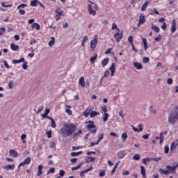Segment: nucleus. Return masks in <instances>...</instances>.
<instances>
[{
  "mask_svg": "<svg viewBox=\"0 0 178 178\" xmlns=\"http://www.w3.org/2000/svg\"><path fill=\"white\" fill-rule=\"evenodd\" d=\"M77 129V126L76 124H64V128L60 129L62 136L69 137V136H72L74 131H76Z\"/></svg>",
  "mask_w": 178,
  "mask_h": 178,
  "instance_id": "obj_1",
  "label": "nucleus"
},
{
  "mask_svg": "<svg viewBox=\"0 0 178 178\" xmlns=\"http://www.w3.org/2000/svg\"><path fill=\"white\" fill-rule=\"evenodd\" d=\"M178 120V106L174 108V113H170L168 115V122L170 124H175Z\"/></svg>",
  "mask_w": 178,
  "mask_h": 178,
  "instance_id": "obj_2",
  "label": "nucleus"
},
{
  "mask_svg": "<svg viewBox=\"0 0 178 178\" xmlns=\"http://www.w3.org/2000/svg\"><path fill=\"white\" fill-rule=\"evenodd\" d=\"M86 123H90L86 126V129L90 131V133L92 134H97V126H95L94 121L89 120L86 122Z\"/></svg>",
  "mask_w": 178,
  "mask_h": 178,
  "instance_id": "obj_3",
  "label": "nucleus"
},
{
  "mask_svg": "<svg viewBox=\"0 0 178 178\" xmlns=\"http://www.w3.org/2000/svg\"><path fill=\"white\" fill-rule=\"evenodd\" d=\"M94 7L92 10V6L91 4H88V11L89 12V15H91L92 16H95V15H97V11L95 10H98V9H99V8H98V5H97V3L93 4Z\"/></svg>",
  "mask_w": 178,
  "mask_h": 178,
  "instance_id": "obj_4",
  "label": "nucleus"
},
{
  "mask_svg": "<svg viewBox=\"0 0 178 178\" xmlns=\"http://www.w3.org/2000/svg\"><path fill=\"white\" fill-rule=\"evenodd\" d=\"M98 44V35H95L94 39L90 42V51H94Z\"/></svg>",
  "mask_w": 178,
  "mask_h": 178,
  "instance_id": "obj_5",
  "label": "nucleus"
},
{
  "mask_svg": "<svg viewBox=\"0 0 178 178\" xmlns=\"http://www.w3.org/2000/svg\"><path fill=\"white\" fill-rule=\"evenodd\" d=\"M63 15V10L60 9V8H57L56 9V15H55V20L56 22H58V20H60V16Z\"/></svg>",
  "mask_w": 178,
  "mask_h": 178,
  "instance_id": "obj_6",
  "label": "nucleus"
},
{
  "mask_svg": "<svg viewBox=\"0 0 178 178\" xmlns=\"http://www.w3.org/2000/svg\"><path fill=\"white\" fill-rule=\"evenodd\" d=\"M30 162H31V158L27 157L23 162H21L18 165V170H20L21 166H26V165H30Z\"/></svg>",
  "mask_w": 178,
  "mask_h": 178,
  "instance_id": "obj_7",
  "label": "nucleus"
},
{
  "mask_svg": "<svg viewBox=\"0 0 178 178\" xmlns=\"http://www.w3.org/2000/svg\"><path fill=\"white\" fill-rule=\"evenodd\" d=\"M114 38H115L116 42H120L122 38H123V33H120V31H118L114 34Z\"/></svg>",
  "mask_w": 178,
  "mask_h": 178,
  "instance_id": "obj_8",
  "label": "nucleus"
},
{
  "mask_svg": "<svg viewBox=\"0 0 178 178\" xmlns=\"http://www.w3.org/2000/svg\"><path fill=\"white\" fill-rule=\"evenodd\" d=\"M91 111H92V107H88L83 112V116L84 118H88L91 115Z\"/></svg>",
  "mask_w": 178,
  "mask_h": 178,
  "instance_id": "obj_9",
  "label": "nucleus"
},
{
  "mask_svg": "<svg viewBox=\"0 0 178 178\" xmlns=\"http://www.w3.org/2000/svg\"><path fill=\"white\" fill-rule=\"evenodd\" d=\"M145 22V16H144L143 15H140L139 17V22L138 23V26L140 27V26H141V24H144Z\"/></svg>",
  "mask_w": 178,
  "mask_h": 178,
  "instance_id": "obj_10",
  "label": "nucleus"
},
{
  "mask_svg": "<svg viewBox=\"0 0 178 178\" xmlns=\"http://www.w3.org/2000/svg\"><path fill=\"white\" fill-rule=\"evenodd\" d=\"M176 19H173L171 24V32L175 33L177 28L176 27Z\"/></svg>",
  "mask_w": 178,
  "mask_h": 178,
  "instance_id": "obj_11",
  "label": "nucleus"
},
{
  "mask_svg": "<svg viewBox=\"0 0 178 178\" xmlns=\"http://www.w3.org/2000/svg\"><path fill=\"white\" fill-rule=\"evenodd\" d=\"M9 154L10 155H11V156H13V158H17V156H19V153L15 150V149H10L9 151Z\"/></svg>",
  "mask_w": 178,
  "mask_h": 178,
  "instance_id": "obj_12",
  "label": "nucleus"
},
{
  "mask_svg": "<svg viewBox=\"0 0 178 178\" xmlns=\"http://www.w3.org/2000/svg\"><path fill=\"white\" fill-rule=\"evenodd\" d=\"M156 140H160V144L162 145L163 144V140H165V136H163V133H160V136H156Z\"/></svg>",
  "mask_w": 178,
  "mask_h": 178,
  "instance_id": "obj_13",
  "label": "nucleus"
},
{
  "mask_svg": "<svg viewBox=\"0 0 178 178\" xmlns=\"http://www.w3.org/2000/svg\"><path fill=\"white\" fill-rule=\"evenodd\" d=\"M138 127H139V129H137L136 127L132 125V129H133L134 131L140 133V131H143V125H141L140 124H138Z\"/></svg>",
  "mask_w": 178,
  "mask_h": 178,
  "instance_id": "obj_14",
  "label": "nucleus"
},
{
  "mask_svg": "<svg viewBox=\"0 0 178 178\" xmlns=\"http://www.w3.org/2000/svg\"><path fill=\"white\" fill-rule=\"evenodd\" d=\"M140 173L143 178H147V175H145L146 173L145 167H144V165L140 166Z\"/></svg>",
  "mask_w": 178,
  "mask_h": 178,
  "instance_id": "obj_15",
  "label": "nucleus"
},
{
  "mask_svg": "<svg viewBox=\"0 0 178 178\" xmlns=\"http://www.w3.org/2000/svg\"><path fill=\"white\" fill-rule=\"evenodd\" d=\"M79 86H81V87H86V81L84 80V76H81L79 79Z\"/></svg>",
  "mask_w": 178,
  "mask_h": 178,
  "instance_id": "obj_16",
  "label": "nucleus"
},
{
  "mask_svg": "<svg viewBox=\"0 0 178 178\" xmlns=\"http://www.w3.org/2000/svg\"><path fill=\"white\" fill-rule=\"evenodd\" d=\"M134 67H136V69H137L138 70H140V69L143 68V65H141V63H138V62H135L134 63Z\"/></svg>",
  "mask_w": 178,
  "mask_h": 178,
  "instance_id": "obj_17",
  "label": "nucleus"
},
{
  "mask_svg": "<svg viewBox=\"0 0 178 178\" xmlns=\"http://www.w3.org/2000/svg\"><path fill=\"white\" fill-rule=\"evenodd\" d=\"M159 172L160 175H166V176H168L169 175V172L168 171V170L159 168Z\"/></svg>",
  "mask_w": 178,
  "mask_h": 178,
  "instance_id": "obj_18",
  "label": "nucleus"
},
{
  "mask_svg": "<svg viewBox=\"0 0 178 178\" xmlns=\"http://www.w3.org/2000/svg\"><path fill=\"white\" fill-rule=\"evenodd\" d=\"M108 63H109V58H106L103 59L102 61V67H105V66H106V65H108Z\"/></svg>",
  "mask_w": 178,
  "mask_h": 178,
  "instance_id": "obj_19",
  "label": "nucleus"
},
{
  "mask_svg": "<svg viewBox=\"0 0 178 178\" xmlns=\"http://www.w3.org/2000/svg\"><path fill=\"white\" fill-rule=\"evenodd\" d=\"M15 164L8 165L3 167V169H6V170H13V169H15Z\"/></svg>",
  "mask_w": 178,
  "mask_h": 178,
  "instance_id": "obj_20",
  "label": "nucleus"
},
{
  "mask_svg": "<svg viewBox=\"0 0 178 178\" xmlns=\"http://www.w3.org/2000/svg\"><path fill=\"white\" fill-rule=\"evenodd\" d=\"M44 168V166H42V165H38V176H41V175H42V168Z\"/></svg>",
  "mask_w": 178,
  "mask_h": 178,
  "instance_id": "obj_21",
  "label": "nucleus"
},
{
  "mask_svg": "<svg viewBox=\"0 0 178 178\" xmlns=\"http://www.w3.org/2000/svg\"><path fill=\"white\" fill-rule=\"evenodd\" d=\"M152 30H154L155 33H159L160 31L159 27H158V26L154 25V24H152Z\"/></svg>",
  "mask_w": 178,
  "mask_h": 178,
  "instance_id": "obj_22",
  "label": "nucleus"
},
{
  "mask_svg": "<svg viewBox=\"0 0 178 178\" xmlns=\"http://www.w3.org/2000/svg\"><path fill=\"white\" fill-rule=\"evenodd\" d=\"M97 115H100L99 112H97L92 110L90 111V118H95V116H97Z\"/></svg>",
  "mask_w": 178,
  "mask_h": 178,
  "instance_id": "obj_23",
  "label": "nucleus"
},
{
  "mask_svg": "<svg viewBox=\"0 0 178 178\" xmlns=\"http://www.w3.org/2000/svg\"><path fill=\"white\" fill-rule=\"evenodd\" d=\"M10 48L13 51H19V45H16L13 43L10 44Z\"/></svg>",
  "mask_w": 178,
  "mask_h": 178,
  "instance_id": "obj_24",
  "label": "nucleus"
},
{
  "mask_svg": "<svg viewBox=\"0 0 178 178\" xmlns=\"http://www.w3.org/2000/svg\"><path fill=\"white\" fill-rule=\"evenodd\" d=\"M31 28L33 29H36V30H40V24H38V23H33L31 25Z\"/></svg>",
  "mask_w": 178,
  "mask_h": 178,
  "instance_id": "obj_25",
  "label": "nucleus"
},
{
  "mask_svg": "<svg viewBox=\"0 0 178 178\" xmlns=\"http://www.w3.org/2000/svg\"><path fill=\"white\" fill-rule=\"evenodd\" d=\"M22 62H24V58H21L19 60H13V63L16 65L17 63H22Z\"/></svg>",
  "mask_w": 178,
  "mask_h": 178,
  "instance_id": "obj_26",
  "label": "nucleus"
},
{
  "mask_svg": "<svg viewBox=\"0 0 178 178\" xmlns=\"http://www.w3.org/2000/svg\"><path fill=\"white\" fill-rule=\"evenodd\" d=\"M95 161V157L87 156L86 163H90V162H94Z\"/></svg>",
  "mask_w": 178,
  "mask_h": 178,
  "instance_id": "obj_27",
  "label": "nucleus"
},
{
  "mask_svg": "<svg viewBox=\"0 0 178 178\" xmlns=\"http://www.w3.org/2000/svg\"><path fill=\"white\" fill-rule=\"evenodd\" d=\"M149 3L148 2V1H145L143 4V6H142V7H141V10H142V12H144L146 9H147V6H148V4H149Z\"/></svg>",
  "mask_w": 178,
  "mask_h": 178,
  "instance_id": "obj_28",
  "label": "nucleus"
},
{
  "mask_svg": "<svg viewBox=\"0 0 178 178\" xmlns=\"http://www.w3.org/2000/svg\"><path fill=\"white\" fill-rule=\"evenodd\" d=\"M104 134H101L100 135H99L98 136V140L96 142V144H99V143H101V141H102V140H104Z\"/></svg>",
  "mask_w": 178,
  "mask_h": 178,
  "instance_id": "obj_29",
  "label": "nucleus"
},
{
  "mask_svg": "<svg viewBox=\"0 0 178 178\" xmlns=\"http://www.w3.org/2000/svg\"><path fill=\"white\" fill-rule=\"evenodd\" d=\"M142 41H143V45H144V49H145V51H147V49H148V45L147 44V40L145 38H143L142 39Z\"/></svg>",
  "mask_w": 178,
  "mask_h": 178,
  "instance_id": "obj_30",
  "label": "nucleus"
},
{
  "mask_svg": "<svg viewBox=\"0 0 178 178\" xmlns=\"http://www.w3.org/2000/svg\"><path fill=\"white\" fill-rule=\"evenodd\" d=\"M111 72H116V63H113L110 67Z\"/></svg>",
  "mask_w": 178,
  "mask_h": 178,
  "instance_id": "obj_31",
  "label": "nucleus"
},
{
  "mask_svg": "<svg viewBox=\"0 0 178 178\" xmlns=\"http://www.w3.org/2000/svg\"><path fill=\"white\" fill-rule=\"evenodd\" d=\"M81 154H83V151H79L78 152H72L70 155L72 156H79V155H81Z\"/></svg>",
  "mask_w": 178,
  "mask_h": 178,
  "instance_id": "obj_32",
  "label": "nucleus"
},
{
  "mask_svg": "<svg viewBox=\"0 0 178 178\" xmlns=\"http://www.w3.org/2000/svg\"><path fill=\"white\" fill-rule=\"evenodd\" d=\"M108 119H109V114L108 113H106L103 116V122H108Z\"/></svg>",
  "mask_w": 178,
  "mask_h": 178,
  "instance_id": "obj_33",
  "label": "nucleus"
},
{
  "mask_svg": "<svg viewBox=\"0 0 178 178\" xmlns=\"http://www.w3.org/2000/svg\"><path fill=\"white\" fill-rule=\"evenodd\" d=\"M97 57H98V54H95L94 56L90 58L91 63H94V62H95V59H97Z\"/></svg>",
  "mask_w": 178,
  "mask_h": 178,
  "instance_id": "obj_34",
  "label": "nucleus"
},
{
  "mask_svg": "<svg viewBox=\"0 0 178 178\" xmlns=\"http://www.w3.org/2000/svg\"><path fill=\"white\" fill-rule=\"evenodd\" d=\"M49 120H51V127H53V129H55V127H56V123L55 122V120L52 118H51Z\"/></svg>",
  "mask_w": 178,
  "mask_h": 178,
  "instance_id": "obj_35",
  "label": "nucleus"
},
{
  "mask_svg": "<svg viewBox=\"0 0 178 178\" xmlns=\"http://www.w3.org/2000/svg\"><path fill=\"white\" fill-rule=\"evenodd\" d=\"M101 110L102 111V112H104V113H108V107L106 105L102 106Z\"/></svg>",
  "mask_w": 178,
  "mask_h": 178,
  "instance_id": "obj_36",
  "label": "nucleus"
},
{
  "mask_svg": "<svg viewBox=\"0 0 178 178\" xmlns=\"http://www.w3.org/2000/svg\"><path fill=\"white\" fill-rule=\"evenodd\" d=\"M105 175H106V172H105V170H99V176L100 177H104V176H105Z\"/></svg>",
  "mask_w": 178,
  "mask_h": 178,
  "instance_id": "obj_37",
  "label": "nucleus"
},
{
  "mask_svg": "<svg viewBox=\"0 0 178 178\" xmlns=\"http://www.w3.org/2000/svg\"><path fill=\"white\" fill-rule=\"evenodd\" d=\"M115 29L116 30H118V31H120V29H119V28H118V25H116V24L113 23L111 26V30H115Z\"/></svg>",
  "mask_w": 178,
  "mask_h": 178,
  "instance_id": "obj_38",
  "label": "nucleus"
},
{
  "mask_svg": "<svg viewBox=\"0 0 178 178\" xmlns=\"http://www.w3.org/2000/svg\"><path fill=\"white\" fill-rule=\"evenodd\" d=\"M127 133L124 132L122 134L121 138H122L123 141H126V139L127 138Z\"/></svg>",
  "mask_w": 178,
  "mask_h": 178,
  "instance_id": "obj_39",
  "label": "nucleus"
},
{
  "mask_svg": "<svg viewBox=\"0 0 178 178\" xmlns=\"http://www.w3.org/2000/svg\"><path fill=\"white\" fill-rule=\"evenodd\" d=\"M149 112H151V113H153L154 115H155V113H156V111L153 108L152 106H150L149 107Z\"/></svg>",
  "mask_w": 178,
  "mask_h": 178,
  "instance_id": "obj_40",
  "label": "nucleus"
},
{
  "mask_svg": "<svg viewBox=\"0 0 178 178\" xmlns=\"http://www.w3.org/2000/svg\"><path fill=\"white\" fill-rule=\"evenodd\" d=\"M82 163H81L78 166L72 167V170H77L78 169H80L81 168Z\"/></svg>",
  "mask_w": 178,
  "mask_h": 178,
  "instance_id": "obj_41",
  "label": "nucleus"
},
{
  "mask_svg": "<svg viewBox=\"0 0 178 178\" xmlns=\"http://www.w3.org/2000/svg\"><path fill=\"white\" fill-rule=\"evenodd\" d=\"M27 6V4H20L17 6V9H24Z\"/></svg>",
  "mask_w": 178,
  "mask_h": 178,
  "instance_id": "obj_42",
  "label": "nucleus"
},
{
  "mask_svg": "<svg viewBox=\"0 0 178 178\" xmlns=\"http://www.w3.org/2000/svg\"><path fill=\"white\" fill-rule=\"evenodd\" d=\"M65 173L66 172H65V170H60V171H59L60 177H63V176H65Z\"/></svg>",
  "mask_w": 178,
  "mask_h": 178,
  "instance_id": "obj_43",
  "label": "nucleus"
},
{
  "mask_svg": "<svg viewBox=\"0 0 178 178\" xmlns=\"http://www.w3.org/2000/svg\"><path fill=\"white\" fill-rule=\"evenodd\" d=\"M51 40L49 42V47H52V45H54L55 44V38H51Z\"/></svg>",
  "mask_w": 178,
  "mask_h": 178,
  "instance_id": "obj_44",
  "label": "nucleus"
},
{
  "mask_svg": "<svg viewBox=\"0 0 178 178\" xmlns=\"http://www.w3.org/2000/svg\"><path fill=\"white\" fill-rule=\"evenodd\" d=\"M133 158L134 161H140V154H135Z\"/></svg>",
  "mask_w": 178,
  "mask_h": 178,
  "instance_id": "obj_45",
  "label": "nucleus"
},
{
  "mask_svg": "<svg viewBox=\"0 0 178 178\" xmlns=\"http://www.w3.org/2000/svg\"><path fill=\"white\" fill-rule=\"evenodd\" d=\"M66 113H67V115H69L70 116L73 115V111H72V110L67 108L65 110Z\"/></svg>",
  "mask_w": 178,
  "mask_h": 178,
  "instance_id": "obj_46",
  "label": "nucleus"
},
{
  "mask_svg": "<svg viewBox=\"0 0 178 178\" xmlns=\"http://www.w3.org/2000/svg\"><path fill=\"white\" fill-rule=\"evenodd\" d=\"M150 161H151V159L149 158L144 159L143 161V163L144 165H147V163L149 162Z\"/></svg>",
  "mask_w": 178,
  "mask_h": 178,
  "instance_id": "obj_47",
  "label": "nucleus"
},
{
  "mask_svg": "<svg viewBox=\"0 0 178 178\" xmlns=\"http://www.w3.org/2000/svg\"><path fill=\"white\" fill-rule=\"evenodd\" d=\"M143 63H148L149 62V58L148 57H144L143 59Z\"/></svg>",
  "mask_w": 178,
  "mask_h": 178,
  "instance_id": "obj_48",
  "label": "nucleus"
},
{
  "mask_svg": "<svg viewBox=\"0 0 178 178\" xmlns=\"http://www.w3.org/2000/svg\"><path fill=\"white\" fill-rule=\"evenodd\" d=\"M161 40H162V35H158V37L154 38V41L159 42L161 41Z\"/></svg>",
  "mask_w": 178,
  "mask_h": 178,
  "instance_id": "obj_49",
  "label": "nucleus"
},
{
  "mask_svg": "<svg viewBox=\"0 0 178 178\" xmlns=\"http://www.w3.org/2000/svg\"><path fill=\"white\" fill-rule=\"evenodd\" d=\"M3 63L4 66H6V69H10V67L8 65V61H6V60H4L3 61Z\"/></svg>",
  "mask_w": 178,
  "mask_h": 178,
  "instance_id": "obj_50",
  "label": "nucleus"
},
{
  "mask_svg": "<svg viewBox=\"0 0 178 178\" xmlns=\"http://www.w3.org/2000/svg\"><path fill=\"white\" fill-rule=\"evenodd\" d=\"M50 148H56V143L54 142L50 143Z\"/></svg>",
  "mask_w": 178,
  "mask_h": 178,
  "instance_id": "obj_51",
  "label": "nucleus"
},
{
  "mask_svg": "<svg viewBox=\"0 0 178 178\" xmlns=\"http://www.w3.org/2000/svg\"><path fill=\"white\" fill-rule=\"evenodd\" d=\"M128 42H129V44H133V36H129L128 38Z\"/></svg>",
  "mask_w": 178,
  "mask_h": 178,
  "instance_id": "obj_52",
  "label": "nucleus"
},
{
  "mask_svg": "<svg viewBox=\"0 0 178 178\" xmlns=\"http://www.w3.org/2000/svg\"><path fill=\"white\" fill-rule=\"evenodd\" d=\"M164 152H165V154H169V147L168 145L165 146Z\"/></svg>",
  "mask_w": 178,
  "mask_h": 178,
  "instance_id": "obj_53",
  "label": "nucleus"
},
{
  "mask_svg": "<svg viewBox=\"0 0 178 178\" xmlns=\"http://www.w3.org/2000/svg\"><path fill=\"white\" fill-rule=\"evenodd\" d=\"M5 31H6L5 28L1 27L0 28V35H2V34H5Z\"/></svg>",
  "mask_w": 178,
  "mask_h": 178,
  "instance_id": "obj_54",
  "label": "nucleus"
},
{
  "mask_svg": "<svg viewBox=\"0 0 178 178\" xmlns=\"http://www.w3.org/2000/svg\"><path fill=\"white\" fill-rule=\"evenodd\" d=\"M176 148V144L175 143H172L170 146V151H173Z\"/></svg>",
  "mask_w": 178,
  "mask_h": 178,
  "instance_id": "obj_55",
  "label": "nucleus"
},
{
  "mask_svg": "<svg viewBox=\"0 0 178 178\" xmlns=\"http://www.w3.org/2000/svg\"><path fill=\"white\" fill-rule=\"evenodd\" d=\"M168 27V25L166 24V22H163V25L161 26L162 30H166V28Z\"/></svg>",
  "mask_w": 178,
  "mask_h": 178,
  "instance_id": "obj_56",
  "label": "nucleus"
},
{
  "mask_svg": "<svg viewBox=\"0 0 178 178\" xmlns=\"http://www.w3.org/2000/svg\"><path fill=\"white\" fill-rule=\"evenodd\" d=\"M31 5L32 6H37V0H33L31 1Z\"/></svg>",
  "mask_w": 178,
  "mask_h": 178,
  "instance_id": "obj_57",
  "label": "nucleus"
},
{
  "mask_svg": "<svg viewBox=\"0 0 178 178\" xmlns=\"http://www.w3.org/2000/svg\"><path fill=\"white\" fill-rule=\"evenodd\" d=\"M8 88H10V90H12V88H13V81H10L8 83Z\"/></svg>",
  "mask_w": 178,
  "mask_h": 178,
  "instance_id": "obj_58",
  "label": "nucleus"
},
{
  "mask_svg": "<svg viewBox=\"0 0 178 178\" xmlns=\"http://www.w3.org/2000/svg\"><path fill=\"white\" fill-rule=\"evenodd\" d=\"M19 15H26V11L23 9L19 8Z\"/></svg>",
  "mask_w": 178,
  "mask_h": 178,
  "instance_id": "obj_59",
  "label": "nucleus"
},
{
  "mask_svg": "<svg viewBox=\"0 0 178 178\" xmlns=\"http://www.w3.org/2000/svg\"><path fill=\"white\" fill-rule=\"evenodd\" d=\"M167 84H173V79H172V78H169L168 80H167Z\"/></svg>",
  "mask_w": 178,
  "mask_h": 178,
  "instance_id": "obj_60",
  "label": "nucleus"
},
{
  "mask_svg": "<svg viewBox=\"0 0 178 178\" xmlns=\"http://www.w3.org/2000/svg\"><path fill=\"white\" fill-rule=\"evenodd\" d=\"M47 135L48 138H51V137H52V131H47Z\"/></svg>",
  "mask_w": 178,
  "mask_h": 178,
  "instance_id": "obj_61",
  "label": "nucleus"
},
{
  "mask_svg": "<svg viewBox=\"0 0 178 178\" xmlns=\"http://www.w3.org/2000/svg\"><path fill=\"white\" fill-rule=\"evenodd\" d=\"M112 52V48H108L105 51V54L108 55V54H111Z\"/></svg>",
  "mask_w": 178,
  "mask_h": 178,
  "instance_id": "obj_62",
  "label": "nucleus"
},
{
  "mask_svg": "<svg viewBox=\"0 0 178 178\" xmlns=\"http://www.w3.org/2000/svg\"><path fill=\"white\" fill-rule=\"evenodd\" d=\"M42 117L44 118V119H50L51 117L48 116L47 114H46L45 113L42 114Z\"/></svg>",
  "mask_w": 178,
  "mask_h": 178,
  "instance_id": "obj_63",
  "label": "nucleus"
},
{
  "mask_svg": "<svg viewBox=\"0 0 178 178\" xmlns=\"http://www.w3.org/2000/svg\"><path fill=\"white\" fill-rule=\"evenodd\" d=\"M48 173H55V168H51L49 170Z\"/></svg>",
  "mask_w": 178,
  "mask_h": 178,
  "instance_id": "obj_64",
  "label": "nucleus"
}]
</instances>
